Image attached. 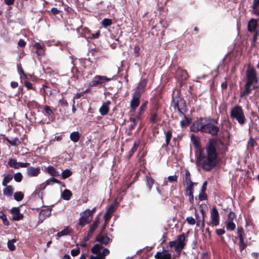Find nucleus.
Returning <instances> with one entry per match:
<instances>
[{
    "mask_svg": "<svg viewBox=\"0 0 259 259\" xmlns=\"http://www.w3.org/2000/svg\"><path fill=\"white\" fill-rule=\"evenodd\" d=\"M224 146L220 141L212 139L208 141L201 154L203 169L210 170L218 164L220 160L219 154L222 153L221 149Z\"/></svg>",
    "mask_w": 259,
    "mask_h": 259,
    "instance_id": "1",
    "label": "nucleus"
},
{
    "mask_svg": "<svg viewBox=\"0 0 259 259\" xmlns=\"http://www.w3.org/2000/svg\"><path fill=\"white\" fill-rule=\"evenodd\" d=\"M247 81L244 86V90L241 94V97L247 96L252 90L256 89L258 79L256 72L254 69L249 68L246 72Z\"/></svg>",
    "mask_w": 259,
    "mask_h": 259,
    "instance_id": "2",
    "label": "nucleus"
},
{
    "mask_svg": "<svg viewBox=\"0 0 259 259\" xmlns=\"http://www.w3.org/2000/svg\"><path fill=\"white\" fill-rule=\"evenodd\" d=\"M230 116L232 118H235L240 124H244L245 122V116L243 111L240 106H235L231 111Z\"/></svg>",
    "mask_w": 259,
    "mask_h": 259,
    "instance_id": "3",
    "label": "nucleus"
},
{
    "mask_svg": "<svg viewBox=\"0 0 259 259\" xmlns=\"http://www.w3.org/2000/svg\"><path fill=\"white\" fill-rule=\"evenodd\" d=\"M110 80V78L107 77L105 76L96 75L95 76L92 81L89 83L90 87H102L105 84L106 82Z\"/></svg>",
    "mask_w": 259,
    "mask_h": 259,
    "instance_id": "4",
    "label": "nucleus"
},
{
    "mask_svg": "<svg viewBox=\"0 0 259 259\" xmlns=\"http://www.w3.org/2000/svg\"><path fill=\"white\" fill-rule=\"evenodd\" d=\"M206 119V118H201L195 121L191 126V131L193 132L198 131L203 132V128H204Z\"/></svg>",
    "mask_w": 259,
    "mask_h": 259,
    "instance_id": "5",
    "label": "nucleus"
},
{
    "mask_svg": "<svg viewBox=\"0 0 259 259\" xmlns=\"http://www.w3.org/2000/svg\"><path fill=\"white\" fill-rule=\"evenodd\" d=\"M220 131L219 127L214 125L210 122H208L207 119L203 128V133H208L212 136H216L218 135Z\"/></svg>",
    "mask_w": 259,
    "mask_h": 259,
    "instance_id": "6",
    "label": "nucleus"
},
{
    "mask_svg": "<svg viewBox=\"0 0 259 259\" xmlns=\"http://www.w3.org/2000/svg\"><path fill=\"white\" fill-rule=\"evenodd\" d=\"M211 224L217 226L219 224V215L218 211L215 207H213L210 210Z\"/></svg>",
    "mask_w": 259,
    "mask_h": 259,
    "instance_id": "7",
    "label": "nucleus"
},
{
    "mask_svg": "<svg viewBox=\"0 0 259 259\" xmlns=\"http://www.w3.org/2000/svg\"><path fill=\"white\" fill-rule=\"evenodd\" d=\"M237 234L239 239V248L242 251L246 246V244L244 242V232L242 227L238 228Z\"/></svg>",
    "mask_w": 259,
    "mask_h": 259,
    "instance_id": "8",
    "label": "nucleus"
},
{
    "mask_svg": "<svg viewBox=\"0 0 259 259\" xmlns=\"http://www.w3.org/2000/svg\"><path fill=\"white\" fill-rule=\"evenodd\" d=\"M185 237L184 234H182L178 236L177 240L176 241V246L175 250L177 252H180L185 246L184 241Z\"/></svg>",
    "mask_w": 259,
    "mask_h": 259,
    "instance_id": "9",
    "label": "nucleus"
},
{
    "mask_svg": "<svg viewBox=\"0 0 259 259\" xmlns=\"http://www.w3.org/2000/svg\"><path fill=\"white\" fill-rule=\"evenodd\" d=\"M147 84V81L145 79L142 80L139 83V84L134 93V95L141 97V93L144 91V89Z\"/></svg>",
    "mask_w": 259,
    "mask_h": 259,
    "instance_id": "10",
    "label": "nucleus"
},
{
    "mask_svg": "<svg viewBox=\"0 0 259 259\" xmlns=\"http://www.w3.org/2000/svg\"><path fill=\"white\" fill-rule=\"evenodd\" d=\"M40 172V169L39 167H34L33 166L28 167L27 168V175L30 177H37Z\"/></svg>",
    "mask_w": 259,
    "mask_h": 259,
    "instance_id": "11",
    "label": "nucleus"
},
{
    "mask_svg": "<svg viewBox=\"0 0 259 259\" xmlns=\"http://www.w3.org/2000/svg\"><path fill=\"white\" fill-rule=\"evenodd\" d=\"M11 213L13 214L12 220L13 221H19L23 218V214L20 213L19 207H13L11 210Z\"/></svg>",
    "mask_w": 259,
    "mask_h": 259,
    "instance_id": "12",
    "label": "nucleus"
},
{
    "mask_svg": "<svg viewBox=\"0 0 259 259\" xmlns=\"http://www.w3.org/2000/svg\"><path fill=\"white\" fill-rule=\"evenodd\" d=\"M110 103L111 102L109 101H107L103 103L102 106L99 109V112L102 115H105L107 114L109 111V105Z\"/></svg>",
    "mask_w": 259,
    "mask_h": 259,
    "instance_id": "13",
    "label": "nucleus"
},
{
    "mask_svg": "<svg viewBox=\"0 0 259 259\" xmlns=\"http://www.w3.org/2000/svg\"><path fill=\"white\" fill-rule=\"evenodd\" d=\"M114 210L115 205L114 204H112L109 206L106 211L104 215V218L106 221L109 220L111 218V214L114 211Z\"/></svg>",
    "mask_w": 259,
    "mask_h": 259,
    "instance_id": "14",
    "label": "nucleus"
},
{
    "mask_svg": "<svg viewBox=\"0 0 259 259\" xmlns=\"http://www.w3.org/2000/svg\"><path fill=\"white\" fill-rule=\"evenodd\" d=\"M140 97L133 95L132 100L131 102V106L132 107L131 111L133 113L135 112L136 108L139 105Z\"/></svg>",
    "mask_w": 259,
    "mask_h": 259,
    "instance_id": "15",
    "label": "nucleus"
},
{
    "mask_svg": "<svg viewBox=\"0 0 259 259\" xmlns=\"http://www.w3.org/2000/svg\"><path fill=\"white\" fill-rule=\"evenodd\" d=\"M194 185H187V187L185 190V195L189 197L190 201H193V186Z\"/></svg>",
    "mask_w": 259,
    "mask_h": 259,
    "instance_id": "16",
    "label": "nucleus"
},
{
    "mask_svg": "<svg viewBox=\"0 0 259 259\" xmlns=\"http://www.w3.org/2000/svg\"><path fill=\"white\" fill-rule=\"evenodd\" d=\"M154 257L156 259H171V256L170 253L168 252H157Z\"/></svg>",
    "mask_w": 259,
    "mask_h": 259,
    "instance_id": "17",
    "label": "nucleus"
},
{
    "mask_svg": "<svg viewBox=\"0 0 259 259\" xmlns=\"http://www.w3.org/2000/svg\"><path fill=\"white\" fill-rule=\"evenodd\" d=\"M145 179L146 181V184L147 186L148 187L149 190L151 191L152 189V188L153 187L154 180L153 179V178L151 177L150 175L149 174L146 175L145 176Z\"/></svg>",
    "mask_w": 259,
    "mask_h": 259,
    "instance_id": "18",
    "label": "nucleus"
},
{
    "mask_svg": "<svg viewBox=\"0 0 259 259\" xmlns=\"http://www.w3.org/2000/svg\"><path fill=\"white\" fill-rule=\"evenodd\" d=\"M257 22L254 19H251L248 23V29L250 32L254 31L256 28Z\"/></svg>",
    "mask_w": 259,
    "mask_h": 259,
    "instance_id": "19",
    "label": "nucleus"
},
{
    "mask_svg": "<svg viewBox=\"0 0 259 259\" xmlns=\"http://www.w3.org/2000/svg\"><path fill=\"white\" fill-rule=\"evenodd\" d=\"M97 241L106 245L109 242L110 238L107 236L100 235L97 236Z\"/></svg>",
    "mask_w": 259,
    "mask_h": 259,
    "instance_id": "20",
    "label": "nucleus"
},
{
    "mask_svg": "<svg viewBox=\"0 0 259 259\" xmlns=\"http://www.w3.org/2000/svg\"><path fill=\"white\" fill-rule=\"evenodd\" d=\"M51 214V210L49 208L41 210L39 213V218L43 220L49 217Z\"/></svg>",
    "mask_w": 259,
    "mask_h": 259,
    "instance_id": "21",
    "label": "nucleus"
},
{
    "mask_svg": "<svg viewBox=\"0 0 259 259\" xmlns=\"http://www.w3.org/2000/svg\"><path fill=\"white\" fill-rule=\"evenodd\" d=\"M252 13L256 15L259 16V0H253Z\"/></svg>",
    "mask_w": 259,
    "mask_h": 259,
    "instance_id": "22",
    "label": "nucleus"
},
{
    "mask_svg": "<svg viewBox=\"0 0 259 259\" xmlns=\"http://www.w3.org/2000/svg\"><path fill=\"white\" fill-rule=\"evenodd\" d=\"M5 187L6 188L3 190L4 195L7 197L12 196L14 192V189L13 187L11 185Z\"/></svg>",
    "mask_w": 259,
    "mask_h": 259,
    "instance_id": "23",
    "label": "nucleus"
},
{
    "mask_svg": "<svg viewBox=\"0 0 259 259\" xmlns=\"http://www.w3.org/2000/svg\"><path fill=\"white\" fill-rule=\"evenodd\" d=\"M70 138L71 140L74 142H77L80 139V134L78 132H73L70 134Z\"/></svg>",
    "mask_w": 259,
    "mask_h": 259,
    "instance_id": "24",
    "label": "nucleus"
},
{
    "mask_svg": "<svg viewBox=\"0 0 259 259\" xmlns=\"http://www.w3.org/2000/svg\"><path fill=\"white\" fill-rule=\"evenodd\" d=\"M185 182L187 185H195V183H193L191 180L190 173L187 170L185 174Z\"/></svg>",
    "mask_w": 259,
    "mask_h": 259,
    "instance_id": "25",
    "label": "nucleus"
},
{
    "mask_svg": "<svg viewBox=\"0 0 259 259\" xmlns=\"http://www.w3.org/2000/svg\"><path fill=\"white\" fill-rule=\"evenodd\" d=\"M72 196L71 191L68 189H65L61 194L62 198L65 200H69Z\"/></svg>",
    "mask_w": 259,
    "mask_h": 259,
    "instance_id": "26",
    "label": "nucleus"
},
{
    "mask_svg": "<svg viewBox=\"0 0 259 259\" xmlns=\"http://www.w3.org/2000/svg\"><path fill=\"white\" fill-rule=\"evenodd\" d=\"M58 181L57 179L52 178H50V179H49L48 180H47L46 181L45 183H44L40 185V187H42V189H44L47 185H52L54 183H58Z\"/></svg>",
    "mask_w": 259,
    "mask_h": 259,
    "instance_id": "27",
    "label": "nucleus"
},
{
    "mask_svg": "<svg viewBox=\"0 0 259 259\" xmlns=\"http://www.w3.org/2000/svg\"><path fill=\"white\" fill-rule=\"evenodd\" d=\"M71 231V229L69 227H67L64 230L58 232L57 234V236L59 237H60L63 236L67 235L70 233Z\"/></svg>",
    "mask_w": 259,
    "mask_h": 259,
    "instance_id": "28",
    "label": "nucleus"
},
{
    "mask_svg": "<svg viewBox=\"0 0 259 259\" xmlns=\"http://www.w3.org/2000/svg\"><path fill=\"white\" fill-rule=\"evenodd\" d=\"M6 141L11 145L18 146L20 144V142L18 138H15L10 139L9 138L6 139Z\"/></svg>",
    "mask_w": 259,
    "mask_h": 259,
    "instance_id": "29",
    "label": "nucleus"
},
{
    "mask_svg": "<svg viewBox=\"0 0 259 259\" xmlns=\"http://www.w3.org/2000/svg\"><path fill=\"white\" fill-rule=\"evenodd\" d=\"M8 164L11 167H13L16 169L19 168V162H17L16 160L14 159H10Z\"/></svg>",
    "mask_w": 259,
    "mask_h": 259,
    "instance_id": "30",
    "label": "nucleus"
},
{
    "mask_svg": "<svg viewBox=\"0 0 259 259\" xmlns=\"http://www.w3.org/2000/svg\"><path fill=\"white\" fill-rule=\"evenodd\" d=\"M47 171L52 176H57L59 175V173L52 166H49L48 167Z\"/></svg>",
    "mask_w": 259,
    "mask_h": 259,
    "instance_id": "31",
    "label": "nucleus"
},
{
    "mask_svg": "<svg viewBox=\"0 0 259 259\" xmlns=\"http://www.w3.org/2000/svg\"><path fill=\"white\" fill-rule=\"evenodd\" d=\"M86 219H89L91 221L92 219V211L89 209H86L81 214Z\"/></svg>",
    "mask_w": 259,
    "mask_h": 259,
    "instance_id": "32",
    "label": "nucleus"
},
{
    "mask_svg": "<svg viewBox=\"0 0 259 259\" xmlns=\"http://www.w3.org/2000/svg\"><path fill=\"white\" fill-rule=\"evenodd\" d=\"M98 225V222L95 221L90 227V231L88 234V236H90L92 235L94 231L97 229Z\"/></svg>",
    "mask_w": 259,
    "mask_h": 259,
    "instance_id": "33",
    "label": "nucleus"
},
{
    "mask_svg": "<svg viewBox=\"0 0 259 259\" xmlns=\"http://www.w3.org/2000/svg\"><path fill=\"white\" fill-rule=\"evenodd\" d=\"M102 248V246L100 244H95L91 249V251L93 253H99Z\"/></svg>",
    "mask_w": 259,
    "mask_h": 259,
    "instance_id": "34",
    "label": "nucleus"
},
{
    "mask_svg": "<svg viewBox=\"0 0 259 259\" xmlns=\"http://www.w3.org/2000/svg\"><path fill=\"white\" fill-rule=\"evenodd\" d=\"M236 228V225L234 222L227 221L226 229L229 231H234Z\"/></svg>",
    "mask_w": 259,
    "mask_h": 259,
    "instance_id": "35",
    "label": "nucleus"
},
{
    "mask_svg": "<svg viewBox=\"0 0 259 259\" xmlns=\"http://www.w3.org/2000/svg\"><path fill=\"white\" fill-rule=\"evenodd\" d=\"M13 177L11 175H8L5 177L3 179L2 185L4 186H7V184L12 180Z\"/></svg>",
    "mask_w": 259,
    "mask_h": 259,
    "instance_id": "36",
    "label": "nucleus"
},
{
    "mask_svg": "<svg viewBox=\"0 0 259 259\" xmlns=\"http://www.w3.org/2000/svg\"><path fill=\"white\" fill-rule=\"evenodd\" d=\"M14 197L15 200L20 201L23 199L24 195L21 192H17L14 193Z\"/></svg>",
    "mask_w": 259,
    "mask_h": 259,
    "instance_id": "37",
    "label": "nucleus"
},
{
    "mask_svg": "<svg viewBox=\"0 0 259 259\" xmlns=\"http://www.w3.org/2000/svg\"><path fill=\"white\" fill-rule=\"evenodd\" d=\"M101 24L104 27H107L111 26L112 22L110 19L105 18L102 21Z\"/></svg>",
    "mask_w": 259,
    "mask_h": 259,
    "instance_id": "38",
    "label": "nucleus"
},
{
    "mask_svg": "<svg viewBox=\"0 0 259 259\" xmlns=\"http://www.w3.org/2000/svg\"><path fill=\"white\" fill-rule=\"evenodd\" d=\"M16 242V240L15 239L9 240L8 241V247L11 251H13L15 249V246L14 245V243Z\"/></svg>",
    "mask_w": 259,
    "mask_h": 259,
    "instance_id": "39",
    "label": "nucleus"
},
{
    "mask_svg": "<svg viewBox=\"0 0 259 259\" xmlns=\"http://www.w3.org/2000/svg\"><path fill=\"white\" fill-rule=\"evenodd\" d=\"M91 221L89 219H86L84 217L82 216L79 219V225L82 227L84 226L85 224H89Z\"/></svg>",
    "mask_w": 259,
    "mask_h": 259,
    "instance_id": "40",
    "label": "nucleus"
},
{
    "mask_svg": "<svg viewBox=\"0 0 259 259\" xmlns=\"http://www.w3.org/2000/svg\"><path fill=\"white\" fill-rule=\"evenodd\" d=\"M71 174V171L69 169H66L62 171V177L65 179L70 177Z\"/></svg>",
    "mask_w": 259,
    "mask_h": 259,
    "instance_id": "41",
    "label": "nucleus"
},
{
    "mask_svg": "<svg viewBox=\"0 0 259 259\" xmlns=\"http://www.w3.org/2000/svg\"><path fill=\"white\" fill-rule=\"evenodd\" d=\"M0 218L3 221V224L6 226H8L9 223L7 219L6 215L3 212H0Z\"/></svg>",
    "mask_w": 259,
    "mask_h": 259,
    "instance_id": "42",
    "label": "nucleus"
},
{
    "mask_svg": "<svg viewBox=\"0 0 259 259\" xmlns=\"http://www.w3.org/2000/svg\"><path fill=\"white\" fill-rule=\"evenodd\" d=\"M171 136L172 134L171 131H168L165 133V142L167 145L169 144Z\"/></svg>",
    "mask_w": 259,
    "mask_h": 259,
    "instance_id": "43",
    "label": "nucleus"
},
{
    "mask_svg": "<svg viewBox=\"0 0 259 259\" xmlns=\"http://www.w3.org/2000/svg\"><path fill=\"white\" fill-rule=\"evenodd\" d=\"M191 141L195 147H198L199 146V142L198 141L197 137L194 135L191 136Z\"/></svg>",
    "mask_w": 259,
    "mask_h": 259,
    "instance_id": "44",
    "label": "nucleus"
},
{
    "mask_svg": "<svg viewBox=\"0 0 259 259\" xmlns=\"http://www.w3.org/2000/svg\"><path fill=\"white\" fill-rule=\"evenodd\" d=\"M139 144L135 143L132 149L129 152V157H131L133 154L137 151Z\"/></svg>",
    "mask_w": 259,
    "mask_h": 259,
    "instance_id": "45",
    "label": "nucleus"
},
{
    "mask_svg": "<svg viewBox=\"0 0 259 259\" xmlns=\"http://www.w3.org/2000/svg\"><path fill=\"white\" fill-rule=\"evenodd\" d=\"M130 120L132 123L129 126V129L132 131L135 128V125L137 124V119L135 118L131 117Z\"/></svg>",
    "mask_w": 259,
    "mask_h": 259,
    "instance_id": "46",
    "label": "nucleus"
},
{
    "mask_svg": "<svg viewBox=\"0 0 259 259\" xmlns=\"http://www.w3.org/2000/svg\"><path fill=\"white\" fill-rule=\"evenodd\" d=\"M14 178L15 181L20 182L22 179V175L20 172H17L15 174Z\"/></svg>",
    "mask_w": 259,
    "mask_h": 259,
    "instance_id": "47",
    "label": "nucleus"
},
{
    "mask_svg": "<svg viewBox=\"0 0 259 259\" xmlns=\"http://www.w3.org/2000/svg\"><path fill=\"white\" fill-rule=\"evenodd\" d=\"M186 221L189 224L191 225H193L195 224L196 221L195 219L192 217H188L186 218Z\"/></svg>",
    "mask_w": 259,
    "mask_h": 259,
    "instance_id": "48",
    "label": "nucleus"
},
{
    "mask_svg": "<svg viewBox=\"0 0 259 259\" xmlns=\"http://www.w3.org/2000/svg\"><path fill=\"white\" fill-rule=\"evenodd\" d=\"M97 255H91L90 256V259H105V257L103 255H102L100 253H96Z\"/></svg>",
    "mask_w": 259,
    "mask_h": 259,
    "instance_id": "49",
    "label": "nucleus"
},
{
    "mask_svg": "<svg viewBox=\"0 0 259 259\" xmlns=\"http://www.w3.org/2000/svg\"><path fill=\"white\" fill-rule=\"evenodd\" d=\"M207 196L205 194V191H201V192L199 194L198 198L201 201L205 200L206 199Z\"/></svg>",
    "mask_w": 259,
    "mask_h": 259,
    "instance_id": "50",
    "label": "nucleus"
},
{
    "mask_svg": "<svg viewBox=\"0 0 259 259\" xmlns=\"http://www.w3.org/2000/svg\"><path fill=\"white\" fill-rule=\"evenodd\" d=\"M177 179H178V177L176 175H173V176H168L167 178L168 181L171 183L177 181Z\"/></svg>",
    "mask_w": 259,
    "mask_h": 259,
    "instance_id": "51",
    "label": "nucleus"
},
{
    "mask_svg": "<svg viewBox=\"0 0 259 259\" xmlns=\"http://www.w3.org/2000/svg\"><path fill=\"white\" fill-rule=\"evenodd\" d=\"M59 104L60 106H61L63 107H67L68 105V103L66 101V100H64V99H60L59 101Z\"/></svg>",
    "mask_w": 259,
    "mask_h": 259,
    "instance_id": "52",
    "label": "nucleus"
},
{
    "mask_svg": "<svg viewBox=\"0 0 259 259\" xmlns=\"http://www.w3.org/2000/svg\"><path fill=\"white\" fill-rule=\"evenodd\" d=\"M157 120V115L156 113H154L152 114L151 117H150V121L154 123L156 122Z\"/></svg>",
    "mask_w": 259,
    "mask_h": 259,
    "instance_id": "53",
    "label": "nucleus"
},
{
    "mask_svg": "<svg viewBox=\"0 0 259 259\" xmlns=\"http://www.w3.org/2000/svg\"><path fill=\"white\" fill-rule=\"evenodd\" d=\"M44 109L46 114H48V115H51L53 114V112L50 109V107L48 106H45Z\"/></svg>",
    "mask_w": 259,
    "mask_h": 259,
    "instance_id": "54",
    "label": "nucleus"
},
{
    "mask_svg": "<svg viewBox=\"0 0 259 259\" xmlns=\"http://www.w3.org/2000/svg\"><path fill=\"white\" fill-rule=\"evenodd\" d=\"M228 221L233 222V220L235 218V213L232 211H230L229 212V213L228 214Z\"/></svg>",
    "mask_w": 259,
    "mask_h": 259,
    "instance_id": "55",
    "label": "nucleus"
},
{
    "mask_svg": "<svg viewBox=\"0 0 259 259\" xmlns=\"http://www.w3.org/2000/svg\"><path fill=\"white\" fill-rule=\"evenodd\" d=\"M248 145L251 147H254L256 145V142L252 138H250L248 142Z\"/></svg>",
    "mask_w": 259,
    "mask_h": 259,
    "instance_id": "56",
    "label": "nucleus"
},
{
    "mask_svg": "<svg viewBox=\"0 0 259 259\" xmlns=\"http://www.w3.org/2000/svg\"><path fill=\"white\" fill-rule=\"evenodd\" d=\"M80 252V250L78 249H73L71 251V254L72 256H76Z\"/></svg>",
    "mask_w": 259,
    "mask_h": 259,
    "instance_id": "57",
    "label": "nucleus"
},
{
    "mask_svg": "<svg viewBox=\"0 0 259 259\" xmlns=\"http://www.w3.org/2000/svg\"><path fill=\"white\" fill-rule=\"evenodd\" d=\"M140 48L138 46H136L134 48V52L136 54V56L138 57L140 54Z\"/></svg>",
    "mask_w": 259,
    "mask_h": 259,
    "instance_id": "58",
    "label": "nucleus"
},
{
    "mask_svg": "<svg viewBox=\"0 0 259 259\" xmlns=\"http://www.w3.org/2000/svg\"><path fill=\"white\" fill-rule=\"evenodd\" d=\"M109 253V250L107 248H104L102 252H100V253L103 255V256L105 258V256L108 254Z\"/></svg>",
    "mask_w": 259,
    "mask_h": 259,
    "instance_id": "59",
    "label": "nucleus"
},
{
    "mask_svg": "<svg viewBox=\"0 0 259 259\" xmlns=\"http://www.w3.org/2000/svg\"><path fill=\"white\" fill-rule=\"evenodd\" d=\"M30 165V163L28 162H19V167H28Z\"/></svg>",
    "mask_w": 259,
    "mask_h": 259,
    "instance_id": "60",
    "label": "nucleus"
},
{
    "mask_svg": "<svg viewBox=\"0 0 259 259\" xmlns=\"http://www.w3.org/2000/svg\"><path fill=\"white\" fill-rule=\"evenodd\" d=\"M215 231L218 235H223L225 233V230L223 229H217Z\"/></svg>",
    "mask_w": 259,
    "mask_h": 259,
    "instance_id": "61",
    "label": "nucleus"
},
{
    "mask_svg": "<svg viewBox=\"0 0 259 259\" xmlns=\"http://www.w3.org/2000/svg\"><path fill=\"white\" fill-rule=\"evenodd\" d=\"M182 77L184 79H187L188 78V74L186 70H182Z\"/></svg>",
    "mask_w": 259,
    "mask_h": 259,
    "instance_id": "62",
    "label": "nucleus"
},
{
    "mask_svg": "<svg viewBox=\"0 0 259 259\" xmlns=\"http://www.w3.org/2000/svg\"><path fill=\"white\" fill-rule=\"evenodd\" d=\"M25 41L22 39H20L18 42V45L21 47L25 46Z\"/></svg>",
    "mask_w": 259,
    "mask_h": 259,
    "instance_id": "63",
    "label": "nucleus"
},
{
    "mask_svg": "<svg viewBox=\"0 0 259 259\" xmlns=\"http://www.w3.org/2000/svg\"><path fill=\"white\" fill-rule=\"evenodd\" d=\"M25 85L27 88L28 89H32V84L31 82L29 81H25Z\"/></svg>",
    "mask_w": 259,
    "mask_h": 259,
    "instance_id": "64",
    "label": "nucleus"
}]
</instances>
